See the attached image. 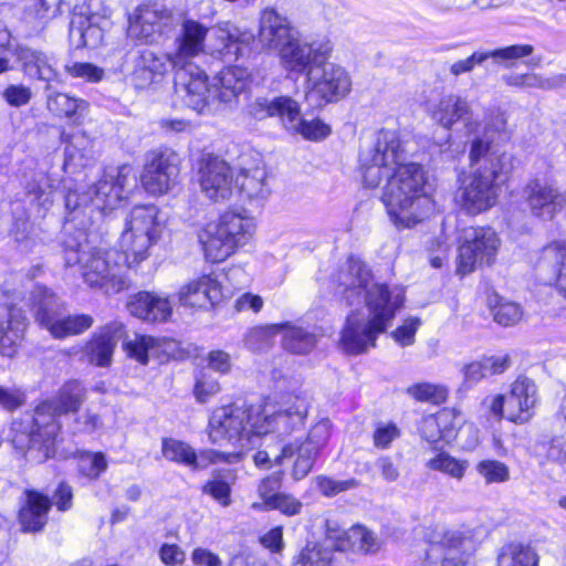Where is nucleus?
Segmentation results:
<instances>
[{
	"label": "nucleus",
	"instance_id": "obj_21",
	"mask_svg": "<svg viewBox=\"0 0 566 566\" xmlns=\"http://www.w3.org/2000/svg\"><path fill=\"white\" fill-rule=\"evenodd\" d=\"M201 191L212 201L228 200L233 192V176L229 165L217 157L202 159L199 169Z\"/></svg>",
	"mask_w": 566,
	"mask_h": 566
},
{
	"label": "nucleus",
	"instance_id": "obj_36",
	"mask_svg": "<svg viewBox=\"0 0 566 566\" xmlns=\"http://www.w3.org/2000/svg\"><path fill=\"white\" fill-rule=\"evenodd\" d=\"M248 112L255 119H264L276 116L281 119L283 126L285 119L292 120L295 115V101L289 96H277L272 99L266 97H258L248 106Z\"/></svg>",
	"mask_w": 566,
	"mask_h": 566
},
{
	"label": "nucleus",
	"instance_id": "obj_55",
	"mask_svg": "<svg viewBox=\"0 0 566 566\" xmlns=\"http://www.w3.org/2000/svg\"><path fill=\"white\" fill-rule=\"evenodd\" d=\"M494 321L503 326L516 324L522 318V310L513 302H500L493 308Z\"/></svg>",
	"mask_w": 566,
	"mask_h": 566
},
{
	"label": "nucleus",
	"instance_id": "obj_49",
	"mask_svg": "<svg viewBox=\"0 0 566 566\" xmlns=\"http://www.w3.org/2000/svg\"><path fill=\"white\" fill-rule=\"evenodd\" d=\"M407 392L418 401L441 403L447 399V389L443 386L420 382L410 386Z\"/></svg>",
	"mask_w": 566,
	"mask_h": 566
},
{
	"label": "nucleus",
	"instance_id": "obj_39",
	"mask_svg": "<svg viewBox=\"0 0 566 566\" xmlns=\"http://www.w3.org/2000/svg\"><path fill=\"white\" fill-rule=\"evenodd\" d=\"M292 120L285 119V129L302 135L305 139L319 140L326 138L331 134V127L319 118L311 120L301 117V109L298 103L295 101V115L293 114Z\"/></svg>",
	"mask_w": 566,
	"mask_h": 566
},
{
	"label": "nucleus",
	"instance_id": "obj_57",
	"mask_svg": "<svg viewBox=\"0 0 566 566\" xmlns=\"http://www.w3.org/2000/svg\"><path fill=\"white\" fill-rule=\"evenodd\" d=\"M282 472L272 473L260 481L258 484V495L262 501H265V505H270L275 496L279 495V489L282 482Z\"/></svg>",
	"mask_w": 566,
	"mask_h": 566
},
{
	"label": "nucleus",
	"instance_id": "obj_22",
	"mask_svg": "<svg viewBox=\"0 0 566 566\" xmlns=\"http://www.w3.org/2000/svg\"><path fill=\"white\" fill-rule=\"evenodd\" d=\"M329 421L324 419L311 428L305 441L292 442L294 444V455H296L292 470L294 480H301L311 472L319 449L329 438Z\"/></svg>",
	"mask_w": 566,
	"mask_h": 566
},
{
	"label": "nucleus",
	"instance_id": "obj_28",
	"mask_svg": "<svg viewBox=\"0 0 566 566\" xmlns=\"http://www.w3.org/2000/svg\"><path fill=\"white\" fill-rule=\"evenodd\" d=\"M221 297L219 283L210 275H202L184 284L178 291L180 305L191 308H206Z\"/></svg>",
	"mask_w": 566,
	"mask_h": 566
},
{
	"label": "nucleus",
	"instance_id": "obj_50",
	"mask_svg": "<svg viewBox=\"0 0 566 566\" xmlns=\"http://www.w3.org/2000/svg\"><path fill=\"white\" fill-rule=\"evenodd\" d=\"M533 52L534 46L531 44H514L486 52V55L488 59L491 57L496 62L504 63L506 66H511L516 60L526 57Z\"/></svg>",
	"mask_w": 566,
	"mask_h": 566
},
{
	"label": "nucleus",
	"instance_id": "obj_34",
	"mask_svg": "<svg viewBox=\"0 0 566 566\" xmlns=\"http://www.w3.org/2000/svg\"><path fill=\"white\" fill-rule=\"evenodd\" d=\"M248 71L239 66L226 67L212 78L218 105L231 103L247 87Z\"/></svg>",
	"mask_w": 566,
	"mask_h": 566
},
{
	"label": "nucleus",
	"instance_id": "obj_15",
	"mask_svg": "<svg viewBox=\"0 0 566 566\" xmlns=\"http://www.w3.org/2000/svg\"><path fill=\"white\" fill-rule=\"evenodd\" d=\"M179 170V157L176 151L160 147L146 155L140 181L148 193L164 195L176 186Z\"/></svg>",
	"mask_w": 566,
	"mask_h": 566
},
{
	"label": "nucleus",
	"instance_id": "obj_42",
	"mask_svg": "<svg viewBox=\"0 0 566 566\" xmlns=\"http://www.w3.org/2000/svg\"><path fill=\"white\" fill-rule=\"evenodd\" d=\"M300 566H343L332 548L323 544L307 543L296 557Z\"/></svg>",
	"mask_w": 566,
	"mask_h": 566
},
{
	"label": "nucleus",
	"instance_id": "obj_7",
	"mask_svg": "<svg viewBox=\"0 0 566 566\" xmlns=\"http://www.w3.org/2000/svg\"><path fill=\"white\" fill-rule=\"evenodd\" d=\"M154 205L134 207L125 221L119 247L128 266L137 265L149 255V249L159 239L163 226Z\"/></svg>",
	"mask_w": 566,
	"mask_h": 566
},
{
	"label": "nucleus",
	"instance_id": "obj_38",
	"mask_svg": "<svg viewBox=\"0 0 566 566\" xmlns=\"http://www.w3.org/2000/svg\"><path fill=\"white\" fill-rule=\"evenodd\" d=\"M60 7H51L46 0H35L25 11L23 25L28 36H39L44 33L50 21L60 15Z\"/></svg>",
	"mask_w": 566,
	"mask_h": 566
},
{
	"label": "nucleus",
	"instance_id": "obj_41",
	"mask_svg": "<svg viewBox=\"0 0 566 566\" xmlns=\"http://www.w3.org/2000/svg\"><path fill=\"white\" fill-rule=\"evenodd\" d=\"M57 180L43 172L36 174L25 186L27 196L36 203L39 213L45 212L52 203V191Z\"/></svg>",
	"mask_w": 566,
	"mask_h": 566
},
{
	"label": "nucleus",
	"instance_id": "obj_54",
	"mask_svg": "<svg viewBox=\"0 0 566 566\" xmlns=\"http://www.w3.org/2000/svg\"><path fill=\"white\" fill-rule=\"evenodd\" d=\"M153 304L154 293L139 292L129 298L127 310L133 316L146 322L154 308Z\"/></svg>",
	"mask_w": 566,
	"mask_h": 566
},
{
	"label": "nucleus",
	"instance_id": "obj_45",
	"mask_svg": "<svg viewBox=\"0 0 566 566\" xmlns=\"http://www.w3.org/2000/svg\"><path fill=\"white\" fill-rule=\"evenodd\" d=\"M46 105L50 112L69 118L76 114H82L87 108V103L84 99H78L64 93L49 95Z\"/></svg>",
	"mask_w": 566,
	"mask_h": 566
},
{
	"label": "nucleus",
	"instance_id": "obj_20",
	"mask_svg": "<svg viewBox=\"0 0 566 566\" xmlns=\"http://www.w3.org/2000/svg\"><path fill=\"white\" fill-rule=\"evenodd\" d=\"M500 182H493L481 171H475L469 182L457 193L461 208L470 214H478L493 207L499 197Z\"/></svg>",
	"mask_w": 566,
	"mask_h": 566
},
{
	"label": "nucleus",
	"instance_id": "obj_3",
	"mask_svg": "<svg viewBox=\"0 0 566 566\" xmlns=\"http://www.w3.org/2000/svg\"><path fill=\"white\" fill-rule=\"evenodd\" d=\"M67 266L78 265L83 281L105 294H116L127 287L125 255L94 244L90 228L66 224L63 239Z\"/></svg>",
	"mask_w": 566,
	"mask_h": 566
},
{
	"label": "nucleus",
	"instance_id": "obj_32",
	"mask_svg": "<svg viewBox=\"0 0 566 566\" xmlns=\"http://www.w3.org/2000/svg\"><path fill=\"white\" fill-rule=\"evenodd\" d=\"M172 67L170 52L156 54L149 49L140 51L135 60L133 80L138 87H145L155 81L156 76H163L169 67Z\"/></svg>",
	"mask_w": 566,
	"mask_h": 566
},
{
	"label": "nucleus",
	"instance_id": "obj_29",
	"mask_svg": "<svg viewBox=\"0 0 566 566\" xmlns=\"http://www.w3.org/2000/svg\"><path fill=\"white\" fill-rule=\"evenodd\" d=\"M171 12L160 4H143L129 15L128 35L137 40H149L159 23L169 20Z\"/></svg>",
	"mask_w": 566,
	"mask_h": 566
},
{
	"label": "nucleus",
	"instance_id": "obj_8",
	"mask_svg": "<svg viewBox=\"0 0 566 566\" xmlns=\"http://www.w3.org/2000/svg\"><path fill=\"white\" fill-rule=\"evenodd\" d=\"M35 322L45 328L53 338L63 339L87 331L94 323L87 314L63 315L62 300L45 286H35L31 293Z\"/></svg>",
	"mask_w": 566,
	"mask_h": 566
},
{
	"label": "nucleus",
	"instance_id": "obj_37",
	"mask_svg": "<svg viewBox=\"0 0 566 566\" xmlns=\"http://www.w3.org/2000/svg\"><path fill=\"white\" fill-rule=\"evenodd\" d=\"M64 166L73 165L84 167L93 161L97 156L95 140L84 132H77L71 135L70 142L64 149Z\"/></svg>",
	"mask_w": 566,
	"mask_h": 566
},
{
	"label": "nucleus",
	"instance_id": "obj_46",
	"mask_svg": "<svg viewBox=\"0 0 566 566\" xmlns=\"http://www.w3.org/2000/svg\"><path fill=\"white\" fill-rule=\"evenodd\" d=\"M499 566H537L538 556L536 552L524 545H510L497 558Z\"/></svg>",
	"mask_w": 566,
	"mask_h": 566
},
{
	"label": "nucleus",
	"instance_id": "obj_11",
	"mask_svg": "<svg viewBox=\"0 0 566 566\" xmlns=\"http://www.w3.org/2000/svg\"><path fill=\"white\" fill-rule=\"evenodd\" d=\"M352 84L349 72L344 66L324 60L305 78V99L314 107L336 103L350 93Z\"/></svg>",
	"mask_w": 566,
	"mask_h": 566
},
{
	"label": "nucleus",
	"instance_id": "obj_53",
	"mask_svg": "<svg viewBox=\"0 0 566 566\" xmlns=\"http://www.w3.org/2000/svg\"><path fill=\"white\" fill-rule=\"evenodd\" d=\"M107 468V462L102 453L86 452L78 459L80 472L90 479H97Z\"/></svg>",
	"mask_w": 566,
	"mask_h": 566
},
{
	"label": "nucleus",
	"instance_id": "obj_2",
	"mask_svg": "<svg viewBox=\"0 0 566 566\" xmlns=\"http://www.w3.org/2000/svg\"><path fill=\"white\" fill-rule=\"evenodd\" d=\"M338 290L348 305L360 304L364 298L368 314L353 312L347 316L342 332L343 349L353 355L375 346L377 337L390 324L405 301L403 291L373 282L367 265L349 258L337 275Z\"/></svg>",
	"mask_w": 566,
	"mask_h": 566
},
{
	"label": "nucleus",
	"instance_id": "obj_59",
	"mask_svg": "<svg viewBox=\"0 0 566 566\" xmlns=\"http://www.w3.org/2000/svg\"><path fill=\"white\" fill-rule=\"evenodd\" d=\"M220 391V385L217 379L202 373L196 380L193 394L197 401L205 403L211 397Z\"/></svg>",
	"mask_w": 566,
	"mask_h": 566
},
{
	"label": "nucleus",
	"instance_id": "obj_52",
	"mask_svg": "<svg viewBox=\"0 0 566 566\" xmlns=\"http://www.w3.org/2000/svg\"><path fill=\"white\" fill-rule=\"evenodd\" d=\"M292 457H294V444L286 442L280 447L277 452L275 448L258 451L254 454V462L258 467H263L270 463L282 464L285 459H290Z\"/></svg>",
	"mask_w": 566,
	"mask_h": 566
},
{
	"label": "nucleus",
	"instance_id": "obj_61",
	"mask_svg": "<svg viewBox=\"0 0 566 566\" xmlns=\"http://www.w3.org/2000/svg\"><path fill=\"white\" fill-rule=\"evenodd\" d=\"M202 491L209 495H211L216 501H218L222 506H229L231 503L230 494L231 488L230 484L216 475L211 481L207 482L202 489Z\"/></svg>",
	"mask_w": 566,
	"mask_h": 566
},
{
	"label": "nucleus",
	"instance_id": "obj_23",
	"mask_svg": "<svg viewBox=\"0 0 566 566\" xmlns=\"http://www.w3.org/2000/svg\"><path fill=\"white\" fill-rule=\"evenodd\" d=\"M525 196L532 214L542 220H552L564 209L566 202L555 187L538 180L527 185Z\"/></svg>",
	"mask_w": 566,
	"mask_h": 566
},
{
	"label": "nucleus",
	"instance_id": "obj_64",
	"mask_svg": "<svg viewBox=\"0 0 566 566\" xmlns=\"http://www.w3.org/2000/svg\"><path fill=\"white\" fill-rule=\"evenodd\" d=\"M271 510H277L286 516H294L301 513L303 504L295 496L287 493H279L269 505Z\"/></svg>",
	"mask_w": 566,
	"mask_h": 566
},
{
	"label": "nucleus",
	"instance_id": "obj_5",
	"mask_svg": "<svg viewBox=\"0 0 566 566\" xmlns=\"http://www.w3.org/2000/svg\"><path fill=\"white\" fill-rule=\"evenodd\" d=\"M136 185L133 168L128 165L107 171L87 191L70 190L65 196L67 224L90 228L93 214L115 209L128 197Z\"/></svg>",
	"mask_w": 566,
	"mask_h": 566
},
{
	"label": "nucleus",
	"instance_id": "obj_35",
	"mask_svg": "<svg viewBox=\"0 0 566 566\" xmlns=\"http://www.w3.org/2000/svg\"><path fill=\"white\" fill-rule=\"evenodd\" d=\"M539 270H554L556 289L566 298V241H553L545 245L537 260Z\"/></svg>",
	"mask_w": 566,
	"mask_h": 566
},
{
	"label": "nucleus",
	"instance_id": "obj_1",
	"mask_svg": "<svg viewBox=\"0 0 566 566\" xmlns=\"http://www.w3.org/2000/svg\"><path fill=\"white\" fill-rule=\"evenodd\" d=\"M406 154L396 132L381 129L375 143L360 151L363 182L376 188L384 177L387 184L381 201L398 229H409L436 211L430 185L422 166L405 163Z\"/></svg>",
	"mask_w": 566,
	"mask_h": 566
},
{
	"label": "nucleus",
	"instance_id": "obj_10",
	"mask_svg": "<svg viewBox=\"0 0 566 566\" xmlns=\"http://www.w3.org/2000/svg\"><path fill=\"white\" fill-rule=\"evenodd\" d=\"M424 537L427 566H465L472 555L473 539L469 531L436 525L427 530Z\"/></svg>",
	"mask_w": 566,
	"mask_h": 566
},
{
	"label": "nucleus",
	"instance_id": "obj_56",
	"mask_svg": "<svg viewBox=\"0 0 566 566\" xmlns=\"http://www.w3.org/2000/svg\"><path fill=\"white\" fill-rule=\"evenodd\" d=\"M443 441L450 442L455 438L457 428L461 421L459 415L453 409H442L436 413Z\"/></svg>",
	"mask_w": 566,
	"mask_h": 566
},
{
	"label": "nucleus",
	"instance_id": "obj_60",
	"mask_svg": "<svg viewBox=\"0 0 566 566\" xmlns=\"http://www.w3.org/2000/svg\"><path fill=\"white\" fill-rule=\"evenodd\" d=\"M399 436L400 430L395 423L379 422L373 434L374 446L378 449H387Z\"/></svg>",
	"mask_w": 566,
	"mask_h": 566
},
{
	"label": "nucleus",
	"instance_id": "obj_12",
	"mask_svg": "<svg viewBox=\"0 0 566 566\" xmlns=\"http://www.w3.org/2000/svg\"><path fill=\"white\" fill-rule=\"evenodd\" d=\"M175 74L176 93L184 103L198 114H208L217 109V93L213 92V81L196 64L172 67Z\"/></svg>",
	"mask_w": 566,
	"mask_h": 566
},
{
	"label": "nucleus",
	"instance_id": "obj_26",
	"mask_svg": "<svg viewBox=\"0 0 566 566\" xmlns=\"http://www.w3.org/2000/svg\"><path fill=\"white\" fill-rule=\"evenodd\" d=\"M295 35L287 19L274 9L262 11L259 22L258 40L265 50H280Z\"/></svg>",
	"mask_w": 566,
	"mask_h": 566
},
{
	"label": "nucleus",
	"instance_id": "obj_33",
	"mask_svg": "<svg viewBox=\"0 0 566 566\" xmlns=\"http://www.w3.org/2000/svg\"><path fill=\"white\" fill-rule=\"evenodd\" d=\"M50 499L36 491H25V503L19 512V522L24 532H39L48 521Z\"/></svg>",
	"mask_w": 566,
	"mask_h": 566
},
{
	"label": "nucleus",
	"instance_id": "obj_40",
	"mask_svg": "<svg viewBox=\"0 0 566 566\" xmlns=\"http://www.w3.org/2000/svg\"><path fill=\"white\" fill-rule=\"evenodd\" d=\"M266 174L263 168L255 167L242 170L235 178V186L240 195L249 200L265 198L269 188L265 182Z\"/></svg>",
	"mask_w": 566,
	"mask_h": 566
},
{
	"label": "nucleus",
	"instance_id": "obj_14",
	"mask_svg": "<svg viewBox=\"0 0 566 566\" xmlns=\"http://www.w3.org/2000/svg\"><path fill=\"white\" fill-rule=\"evenodd\" d=\"M500 245L501 240L493 229L486 227L467 229L459 247L458 272L464 275L474 271L478 265L492 264Z\"/></svg>",
	"mask_w": 566,
	"mask_h": 566
},
{
	"label": "nucleus",
	"instance_id": "obj_16",
	"mask_svg": "<svg viewBox=\"0 0 566 566\" xmlns=\"http://www.w3.org/2000/svg\"><path fill=\"white\" fill-rule=\"evenodd\" d=\"M311 405L310 397L303 392L284 402L275 412L269 413L262 408L260 422L254 423L260 436L276 432L287 436L303 428Z\"/></svg>",
	"mask_w": 566,
	"mask_h": 566
},
{
	"label": "nucleus",
	"instance_id": "obj_27",
	"mask_svg": "<svg viewBox=\"0 0 566 566\" xmlns=\"http://www.w3.org/2000/svg\"><path fill=\"white\" fill-rule=\"evenodd\" d=\"M271 332L282 334V345L284 349L297 355L308 354L317 342L313 333L291 324H274L259 327V329L251 334L250 339L268 337Z\"/></svg>",
	"mask_w": 566,
	"mask_h": 566
},
{
	"label": "nucleus",
	"instance_id": "obj_44",
	"mask_svg": "<svg viewBox=\"0 0 566 566\" xmlns=\"http://www.w3.org/2000/svg\"><path fill=\"white\" fill-rule=\"evenodd\" d=\"M513 169V156L509 153L492 151L484 165L479 167L475 171H481L485 177H489L493 182L502 181Z\"/></svg>",
	"mask_w": 566,
	"mask_h": 566
},
{
	"label": "nucleus",
	"instance_id": "obj_58",
	"mask_svg": "<svg viewBox=\"0 0 566 566\" xmlns=\"http://www.w3.org/2000/svg\"><path fill=\"white\" fill-rule=\"evenodd\" d=\"M3 99L12 107H22L32 99V91L23 84H10L2 92Z\"/></svg>",
	"mask_w": 566,
	"mask_h": 566
},
{
	"label": "nucleus",
	"instance_id": "obj_30",
	"mask_svg": "<svg viewBox=\"0 0 566 566\" xmlns=\"http://www.w3.org/2000/svg\"><path fill=\"white\" fill-rule=\"evenodd\" d=\"M123 334L124 325L119 322H113L102 328L86 344L85 352L88 361L99 367L108 366L117 342L123 337Z\"/></svg>",
	"mask_w": 566,
	"mask_h": 566
},
{
	"label": "nucleus",
	"instance_id": "obj_48",
	"mask_svg": "<svg viewBox=\"0 0 566 566\" xmlns=\"http://www.w3.org/2000/svg\"><path fill=\"white\" fill-rule=\"evenodd\" d=\"M475 470L485 484L504 483L510 479L509 467L497 460H482L476 463Z\"/></svg>",
	"mask_w": 566,
	"mask_h": 566
},
{
	"label": "nucleus",
	"instance_id": "obj_13",
	"mask_svg": "<svg viewBox=\"0 0 566 566\" xmlns=\"http://www.w3.org/2000/svg\"><path fill=\"white\" fill-rule=\"evenodd\" d=\"M333 49V43L327 38L306 41L295 34L277 55L285 71L305 74L307 78L312 69L331 59Z\"/></svg>",
	"mask_w": 566,
	"mask_h": 566
},
{
	"label": "nucleus",
	"instance_id": "obj_43",
	"mask_svg": "<svg viewBox=\"0 0 566 566\" xmlns=\"http://www.w3.org/2000/svg\"><path fill=\"white\" fill-rule=\"evenodd\" d=\"M470 462L467 459H458L447 451L438 452L427 462L430 470L443 473L451 479L460 482L467 474Z\"/></svg>",
	"mask_w": 566,
	"mask_h": 566
},
{
	"label": "nucleus",
	"instance_id": "obj_51",
	"mask_svg": "<svg viewBox=\"0 0 566 566\" xmlns=\"http://www.w3.org/2000/svg\"><path fill=\"white\" fill-rule=\"evenodd\" d=\"M467 135L471 136L469 149V158L471 165L478 164L481 159H484L485 161L490 154L492 153L490 151V149L491 144L494 142V139L481 133L480 127L476 129L475 133Z\"/></svg>",
	"mask_w": 566,
	"mask_h": 566
},
{
	"label": "nucleus",
	"instance_id": "obj_6",
	"mask_svg": "<svg viewBox=\"0 0 566 566\" xmlns=\"http://www.w3.org/2000/svg\"><path fill=\"white\" fill-rule=\"evenodd\" d=\"M253 217L244 211L228 210L217 220L207 223L198 239L207 260L218 263L245 247L255 233Z\"/></svg>",
	"mask_w": 566,
	"mask_h": 566
},
{
	"label": "nucleus",
	"instance_id": "obj_63",
	"mask_svg": "<svg viewBox=\"0 0 566 566\" xmlns=\"http://www.w3.org/2000/svg\"><path fill=\"white\" fill-rule=\"evenodd\" d=\"M65 71L73 77L84 78L88 82H99L104 71L92 63H73L65 66Z\"/></svg>",
	"mask_w": 566,
	"mask_h": 566
},
{
	"label": "nucleus",
	"instance_id": "obj_24",
	"mask_svg": "<svg viewBox=\"0 0 566 566\" xmlns=\"http://www.w3.org/2000/svg\"><path fill=\"white\" fill-rule=\"evenodd\" d=\"M538 400L537 386L524 376L517 377L506 396V418L512 422H527Z\"/></svg>",
	"mask_w": 566,
	"mask_h": 566
},
{
	"label": "nucleus",
	"instance_id": "obj_18",
	"mask_svg": "<svg viewBox=\"0 0 566 566\" xmlns=\"http://www.w3.org/2000/svg\"><path fill=\"white\" fill-rule=\"evenodd\" d=\"M209 28L203 23L185 19L175 39V50L170 52L172 67L193 65L192 60L208 53L206 40Z\"/></svg>",
	"mask_w": 566,
	"mask_h": 566
},
{
	"label": "nucleus",
	"instance_id": "obj_19",
	"mask_svg": "<svg viewBox=\"0 0 566 566\" xmlns=\"http://www.w3.org/2000/svg\"><path fill=\"white\" fill-rule=\"evenodd\" d=\"M161 452L167 460L190 467L192 470H203L219 462L232 463L240 458L237 452L226 453L212 449L196 453L188 443L172 438L163 439Z\"/></svg>",
	"mask_w": 566,
	"mask_h": 566
},
{
	"label": "nucleus",
	"instance_id": "obj_25",
	"mask_svg": "<svg viewBox=\"0 0 566 566\" xmlns=\"http://www.w3.org/2000/svg\"><path fill=\"white\" fill-rule=\"evenodd\" d=\"M28 327V318L21 308L0 304V346L1 355L13 357Z\"/></svg>",
	"mask_w": 566,
	"mask_h": 566
},
{
	"label": "nucleus",
	"instance_id": "obj_9",
	"mask_svg": "<svg viewBox=\"0 0 566 566\" xmlns=\"http://www.w3.org/2000/svg\"><path fill=\"white\" fill-rule=\"evenodd\" d=\"M261 406L226 405L213 409L208 423V437L214 444L235 446L252 436H260L254 423L260 422Z\"/></svg>",
	"mask_w": 566,
	"mask_h": 566
},
{
	"label": "nucleus",
	"instance_id": "obj_47",
	"mask_svg": "<svg viewBox=\"0 0 566 566\" xmlns=\"http://www.w3.org/2000/svg\"><path fill=\"white\" fill-rule=\"evenodd\" d=\"M158 340L147 335H135L133 339L124 343L127 355L140 364L146 365L150 356L158 355Z\"/></svg>",
	"mask_w": 566,
	"mask_h": 566
},
{
	"label": "nucleus",
	"instance_id": "obj_4",
	"mask_svg": "<svg viewBox=\"0 0 566 566\" xmlns=\"http://www.w3.org/2000/svg\"><path fill=\"white\" fill-rule=\"evenodd\" d=\"M84 398L85 390L78 381L65 382L55 397L40 403L34 410V416L25 419V428H22L23 422L12 423V430L17 432L13 442L31 450H39L44 459L53 457L55 437L60 429L55 417L76 412Z\"/></svg>",
	"mask_w": 566,
	"mask_h": 566
},
{
	"label": "nucleus",
	"instance_id": "obj_17",
	"mask_svg": "<svg viewBox=\"0 0 566 566\" xmlns=\"http://www.w3.org/2000/svg\"><path fill=\"white\" fill-rule=\"evenodd\" d=\"M428 114L437 125L448 130L461 123L465 134H472L481 126L468 98L454 93L446 94L430 104Z\"/></svg>",
	"mask_w": 566,
	"mask_h": 566
},
{
	"label": "nucleus",
	"instance_id": "obj_31",
	"mask_svg": "<svg viewBox=\"0 0 566 566\" xmlns=\"http://www.w3.org/2000/svg\"><path fill=\"white\" fill-rule=\"evenodd\" d=\"M17 60L21 64L24 74L29 77L44 82H51L57 77L54 57L43 51L29 46H19L17 49Z\"/></svg>",
	"mask_w": 566,
	"mask_h": 566
},
{
	"label": "nucleus",
	"instance_id": "obj_62",
	"mask_svg": "<svg viewBox=\"0 0 566 566\" xmlns=\"http://www.w3.org/2000/svg\"><path fill=\"white\" fill-rule=\"evenodd\" d=\"M485 136L495 140V136L507 134V118L504 113L496 111L491 113L484 120L482 130Z\"/></svg>",
	"mask_w": 566,
	"mask_h": 566
}]
</instances>
